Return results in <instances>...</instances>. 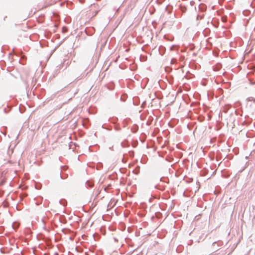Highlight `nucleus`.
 Returning <instances> with one entry per match:
<instances>
[{
	"label": "nucleus",
	"mask_w": 255,
	"mask_h": 255,
	"mask_svg": "<svg viewBox=\"0 0 255 255\" xmlns=\"http://www.w3.org/2000/svg\"><path fill=\"white\" fill-rule=\"evenodd\" d=\"M223 242L221 241H218L217 242H215L212 244V248L213 250L217 251L218 248L221 247L223 245Z\"/></svg>",
	"instance_id": "nucleus-1"
},
{
	"label": "nucleus",
	"mask_w": 255,
	"mask_h": 255,
	"mask_svg": "<svg viewBox=\"0 0 255 255\" xmlns=\"http://www.w3.org/2000/svg\"><path fill=\"white\" fill-rule=\"evenodd\" d=\"M94 185V181L92 179L88 180L86 182V186L87 188H92Z\"/></svg>",
	"instance_id": "nucleus-2"
},
{
	"label": "nucleus",
	"mask_w": 255,
	"mask_h": 255,
	"mask_svg": "<svg viewBox=\"0 0 255 255\" xmlns=\"http://www.w3.org/2000/svg\"><path fill=\"white\" fill-rule=\"evenodd\" d=\"M198 8H199V11L200 12H204V11H206L207 6L206 4L202 3L199 4Z\"/></svg>",
	"instance_id": "nucleus-3"
},
{
	"label": "nucleus",
	"mask_w": 255,
	"mask_h": 255,
	"mask_svg": "<svg viewBox=\"0 0 255 255\" xmlns=\"http://www.w3.org/2000/svg\"><path fill=\"white\" fill-rule=\"evenodd\" d=\"M115 86V84L113 82H111L106 85L107 89L111 91L113 90L114 89Z\"/></svg>",
	"instance_id": "nucleus-4"
},
{
	"label": "nucleus",
	"mask_w": 255,
	"mask_h": 255,
	"mask_svg": "<svg viewBox=\"0 0 255 255\" xmlns=\"http://www.w3.org/2000/svg\"><path fill=\"white\" fill-rule=\"evenodd\" d=\"M140 103V100L138 97H134L133 98V104L135 106H138Z\"/></svg>",
	"instance_id": "nucleus-5"
},
{
	"label": "nucleus",
	"mask_w": 255,
	"mask_h": 255,
	"mask_svg": "<svg viewBox=\"0 0 255 255\" xmlns=\"http://www.w3.org/2000/svg\"><path fill=\"white\" fill-rule=\"evenodd\" d=\"M166 79H167V81L168 82V83L172 85L173 84L174 77L172 75H169V76H166Z\"/></svg>",
	"instance_id": "nucleus-6"
},
{
	"label": "nucleus",
	"mask_w": 255,
	"mask_h": 255,
	"mask_svg": "<svg viewBox=\"0 0 255 255\" xmlns=\"http://www.w3.org/2000/svg\"><path fill=\"white\" fill-rule=\"evenodd\" d=\"M138 130V126L136 124H134L133 125L132 127L131 128V131L133 133H136Z\"/></svg>",
	"instance_id": "nucleus-7"
},
{
	"label": "nucleus",
	"mask_w": 255,
	"mask_h": 255,
	"mask_svg": "<svg viewBox=\"0 0 255 255\" xmlns=\"http://www.w3.org/2000/svg\"><path fill=\"white\" fill-rule=\"evenodd\" d=\"M130 121L131 120L129 118H126L124 119L123 121L124 128H126Z\"/></svg>",
	"instance_id": "nucleus-8"
},
{
	"label": "nucleus",
	"mask_w": 255,
	"mask_h": 255,
	"mask_svg": "<svg viewBox=\"0 0 255 255\" xmlns=\"http://www.w3.org/2000/svg\"><path fill=\"white\" fill-rule=\"evenodd\" d=\"M146 138V135L143 132L141 134L139 139H140V140L141 141V142L142 143H143L145 141Z\"/></svg>",
	"instance_id": "nucleus-9"
},
{
	"label": "nucleus",
	"mask_w": 255,
	"mask_h": 255,
	"mask_svg": "<svg viewBox=\"0 0 255 255\" xmlns=\"http://www.w3.org/2000/svg\"><path fill=\"white\" fill-rule=\"evenodd\" d=\"M211 32V30L209 28H206L203 31V33L205 36H208Z\"/></svg>",
	"instance_id": "nucleus-10"
},
{
	"label": "nucleus",
	"mask_w": 255,
	"mask_h": 255,
	"mask_svg": "<svg viewBox=\"0 0 255 255\" xmlns=\"http://www.w3.org/2000/svg\"><path fill=\"white\" fill-rule=\"evenodd\" d=\"M231 108V105L230 104L226 105L223 108V112L227 113Z\"/></svg>",
	"instance_id": "nucleus-11"
},
{
	"label": "nucleus",
	"mask_w": 255,
	"mask_h": 255,
	"mask_svg": "<svg viewBox=\"0 0 255 255\" xmlns=\"http://www.w3.org/2000/svg\"><path fill=\"white\" fill-rule=\"evenodd\" d=\"M102 127L103 128L107 129L110 131L112 130V127L111 125H107L106 124H103Z\"/></svg>",
	"instance_id": "nucleus-12"
},
{
	"label": "nucleus",
	"mask_w": 255,
	"mask_h": 255,
	"mask_svg": "<svg viewBox=\"0 0 255 255\" xmlns=\"http://www.w3.org/2000/svg\"><path fill=\"white\" fill-rule=\"evenodd\" d=\"M165 9L168 12V13L169 14H170L172 11L173 6L172 5L169 4L166 6Z\"/></svg>",
	"instance_id": "nucleus-13"
},
{
	"label": "nucleus",
	"mask_w": 255,
	"mask_h": 255,
	"mask_svg": "<svg viewBox=\"0 0 255 255\" xmlns=\"http://www.w3.org/2000/svg\"><path fill=\"white\" fill-rule=\"evenodd\" d=\"M128 98V95L126 93H124L122 95L120 100L122 102H125Z\"/></svg>",
	"instance_id": "nucleus-14"
},
{
	"label": "nucleus",
	"mask_w": 255,
	"mask_h": 255,
	"mask_svg": "<svg viewBox=\"0 0 255 255\" xmlns=\"http://www.w3.org/2000/svg\"><path fill=\"white\" fill-rule=\"evenodd\" d=\"M118 120L119 119L117 117H115L110 118L109 121H110L112 123L116 125L117 124V122H118Z\"/></svg>",
	"instance_id": "nucleus-15"
},
{
	"label": "nucleus",
	"mask_w": 255,
	"mask_h": 255,
	"mask_svg": "<svg viewBox=\"0 0 255 255\" xmlns=\"http://www.w3.org/2000/svg\"><path fill=\"white\" fill-rule=\"evenodd\" d=\"M159 53L162 55L164 54L165 51V48L164 47L162 46H160L159 47Z\"/></svg>",
	"instance_id": "nucleus-16"
},
{
	"label": "nucleus",
	"mask_w": 255,
	"mask_h": 255,
	"mask_svg": "<svg viewBox=\"0 0 255 255\" xmlns=\"http://www.w3.org/2000/svg\"><path fill=\"white\" fill-rule=\"evenodd\" d=\"M222 157L221 153L220 151H218L216 154V160L217 161H219L222 159Z\"/></svg>",
	"instance_id": "nucleus-17"
},
{
	"label": "nucleus",
	"mask_w": 255,
	"mask_h": 255,
	"mask_svg": "<svg viewBox=\"0 0 255 255\" xmlns=\"http://www.w3.org/2000/svg\"><path fill=\"white\" fill-rule=\"evenodd\" d=\"M222 68V65L220 63H218L216 66L214 67V70L215 71H219Z\"/></svg>",
	"instance_id": "nucleus-18"
},
{
	"label": "nucleus",
	"mask_w": 255,
	"mask_h": 255,
	"mask_svg": "<svg viewBox=\"0 0 255 255\" xmlns=\"http://www.w3.org/2000/svg\"><path fill=\"white\" fill-rule=\"evenodd\" d=\"M164 69H165V71L167 73H170L172 70V68L169 66H166L164 68Z\"/></svg>",
	"instance_id": "nucleus-19"
},
{
	"label": "nucleus",
	"mask_w": 255,
	"mask_h": 255,
	"mask_svg": "<svg viewBox=\"0 0 255 255\" xmlns=\"http://www.w3.org/2000/svg\"><path fill=\"white\" fill-rule=\"evenodd\" d=\"M59 203L61 205H62L64 206H65L66 205V204H67V201H66V200H65L64 199H62L60 200Z\"/></svg>",
	"instance_id": "nucleus-20"
},
{
	"label": "nucleus",
	"mask_w": 255,
	"mask_h": 255,
	"mask_svg": "<svg viewBox=\"0 0 255 255\" xmlns=\"http://www.w3.org/2000/svg\"><path fill=\"white\" fill-rule=\"evenodd\" d=\"M60 178L62 179H67L68 178V174H62L61 172H60Z\"/></svg>",
	"instance_id": "nucleus-21"
},
{
	"label": "nucleus",
	"mask_w": 255,
	"mask_h": 255,
	"mask_svg": "<svg viewBox=\"0 0 255 255\" xmlns=\"http://www.w3.org/2000/svg\"><path fill=\"white\" fill-rule=\"evenodd\" d=\"M140 167L139 166H137L135 169L133 170V172L135 174H138L139 173Z\"/></svg>",
	"instance_id": "nucleus-22"
},
{
	"label": "nucleus",
	"mask_w": 255,
	"mask_h": 255,
	"mask_svg": "<svg viewBox=\"0 0 255 255\" xmlns=\"http://www.w3.org/2000/svg\"><path fill=\"white\" fill-rule=\"evenodd\" d=\"M114 128H115V129L117 131H121V128L120 127L119 124L115 125Z\"/></svg>",
	"instance_id": "nucleus-23"
},
{
	"label": "nucleus",
	"mask_w": 255,
	"mask_h": 255,
	"mask_svg": "<svg viewBox=\"0 0 255 255\" xmlns=\"http://www.w3.org/2000/svg\"><path fill=\"white\" fill-rule=\"evenodd\" d=\"M180 10L183 12L185 13L187 10V8L185 6H180Z\"/></svg>",
	"instance_id": "nucleus-24"
},
{
	"label": "nucleus",
	"mask_w": 255,
	"mask_h": 255,
	"mask_svg": "<svg viewBox=\"0 0 255 255\" xmlns=\"http://www.w3.org/2000/svg\"><path fill=\"white\" fill-rule=\"evenodd\" d=\"M204 14H202V15H199V14H198L197 15V17H196V19L197 20H201V19H202L204 18Z\"/></svg>",
	"instance_id": "nucleus-25"
},
{
	"label": "nucleus",
	"mask_w": 255,
	"mask_h": 255,
	"mask_svg": "<svg viewBox=\"0 0 255 255\" xmlns=\"http://www.w3.org/2000/svg\"><path fill=\"white\" fill-rule=\"evenodd\" d=\"M198 120L199 122H202L205 120V117L203 116H199L198 117Z\"/></svg>",
	"instance_id": "nucleus-26"
},
{
	"label": "nucleus",
	"mask_w": 255,
	"mask_h": 255,
	"mask_svg": "<svg viewBox=\"0 0 255 255\" xmlns=\"http://www.w3.org/2000/svg\"><path fill=\"white\" fill-rule=\"evenodd\" d=\"M147 157L145 156V157L144 158L143 157H142L141 159V162L143 163V164H145L147 162Z\"/></svg>",
	"instance_id": "nucleus-27"
},
{
	"label": "nucleus",
	"mask_w": 255,
	"mask_h": 255,
	"mask_svg": "<svg viewBox=\"0 0 255 255\" xmlns=\"http://www.w3.org/2000/svg\"><path fill=\"white\" fill-rule=\"evenodd\" d=\"M211 38H208L207 39H206V42H207V45L210 46V47H212V43L210 42L209 41V39H210Z\"/></svg>",
	"instance_id": "nucleus-28"
},
{
	"label": "nucleus",
	"mask_w": 255,
	"mask_h": 255,
	"mask_svg": "<svg viewBox=\"0 0 255 255\" xmlns=\"http://www.w3.org/2000/svg\"><path fill=\"white\" fill-rule=\"evenodd\" d=\"M167 180H168V179L166 178L162 177L160 178V181L164 182L165 183L167 182Z\"/></svg>",
	"instance_id": "nucleus-29"
},
{
	"label": "nucleus",
	"mask_w": 255,
	"mask_h": 255,
	"mask_svg": "<svg viewBox=\"0 0 255 255\" xmlns=\"http://www.w3.org/2000/svg\"><path fill=\"white\" fill-rule=\"evenodd\" d=\"M177 63V60L176 59L173 58L171 60V64H174Z\"/></svg>",
	"instance_id": "nucleus-30"
},
{
	"label": "nucleus",
	"mask_w": 255,
	"mask_h": 255,
	"mask_svg": "<svg viewBox=\"0 0 255 255\" xmlns=\"http://www.w3.org/2000/svg\"><path fill=\"white\" fill-rule=\"evenodd\" d=\"M103 167V164L101 163H98L97 164V169H100L101 168Z\"/></svg>",
	"instance_id": "nucleus-31"
},
{
	"label": "nucleus",
	"mask_w": 255,
	"mask_h": 255,
	"mask_svg": "<svg viewBox=\"0 0 255 255\" xmlns=\"http://www.w3.org/2000/svg\"><path fill=\"white\" fill-rule=\"evenodd\" d=\"M249 101H253L255 103V99L253 97H250L248 99Z\"/></svg>",
	"instance_id": "nucleus-32"
},
{
	"label": "nucleus",
	"mask_w": 255,
	"mask_h": 255,
	"mask_svg": "<svg viewBox=\"0 0 255 255\" xmlns=\"http://www.w3.org/2000/svg\"><path fill=\"white\" fill-rule=\"evenodd\" d=\"M41 221H42V222L43 224L44 225V226H45V225H46V221L45 220V219H43H43H42Z\"/></svg>",
	"instance_id": "nucleus-33"
},
{
	"label": "nucleus",
	"mask_w": 255,
	"mask_h": 255,
	"mask_svg": "<svg viewBox=\"0 0 255 255\" xmlns=\"http://www.w3.org/2000/svg\"><path fill=\"white\" fill-rule=\"evenodd\" d=\"M190 3L191 6H193L195 4V2L194 1L192 0L190 2Z\"/></svg>",
	"instance_id": "nucleus-34"
},
{
	"label": "nucleus",
	"mask_w": 255,
	"mask_h": 255,
	"mask_svg": "<svg viewBox=\"0 0 255 255\" xmlns=\"http://www.w3.org/2000/svg\"><path fill=\"white\" fill-rule=\"evenodd\" d=\"M137 144H138V142L136 141L135 143H134L132 144V146L133 147H135L137 146Z\"/></svg>",
	"instance_id": "nucleus-35"
},
{
	"label": "nucleus",
	"mask_w": 255,
	"mask_h": 255,
	"mask_svg": "<svg viewBox=\"0 0 255 255\" xmlns=\"http://www.w3.org/2000/svg\"><path fill=\"white\" fill-rule=\"evenodd\" d=\"M129 153L131 156H133V155H134V151H130Z\"/></svg>",
	"instance_id": "nucleus-36"
},
{
	"label": "nucleus",
	"mask_w": 255,
	"mask_h": 255,
	"mask_svg": "<svg viewBox=\"0 0 255 255\" xmlns=\"http://www.w3.org/2000/svg\"><path fill=\"white\" fill-rule=\"evenodd\" d=\"M12 227H13V228L14 230H16V229L18 228V226H17L16 227H15V226H14V224H13V225H12Z\"/></svg>",
	"instance_id": "nucleus-37"
},
{
	"label": "nucleus",
	"mask_w": 255,
	"mask_h": 255,
	"mask_svg": "<svg viewBox=\"0 0 255 255\" xmlns=\"http://www.w3.org/2000/svg\"><path fill=\"white\" fill-rule=\"evenodd\" d=\"M175 46L173 45L171 47H170V49L171 50H174V48Z\"/></svg>",
	"instance_id": "nucleus-38"
},
{
	"label": "nucleus",
	"mask_w": 255,
	"mask_h": 255,
	"mask_svg": "<svg viewBox=\"0 0 255 255\" xmlns=\"http://www.w3.org/2000/svg\"><path fill=\"white\" fill-rule=\"evenodd\" d=\"M159 185H157L156 186H155V188H156V189H160L159 188Z\"/></svg>",
	"instance_id": "nucleus-39"
},
{
	"label": "nucleus",
	"mask_w": 255,
	"mask_h": 255,
	"mask_svg": "<svg viewBox=\"0 0 255 255\" xmlns=\"http://www.w3.org/2000/svg\"><path fill=\"white\" fill-rule=\"evenodd\" d=\"M114 241H115L116 242H118V240L117 238H114Z\"/></svg>",
	"instance_id": "nucleus-40"
},
{
	"label": "nucleus",
	"mask_w": 255,
	"mask_h": 255,
	"mask_svg": "<svg viewBox=\"0 0 255 255\" xmlns=\"http://www.w3.org/2000/svg\"><path fill=\"white\" fill-rule=\"evenodd\" d=\"M122 161H123L124 163L126 162V160H125V159H124V158H123V159H122Z\"/></svg>",
	"instance_id": "nucleus-41"
},
{
	"label": "nucleus",
	"mask_w": 255,
	"mask_h": 255,
	"mask_svg": "<svg viewBox=\"0 0 255 255\" xmlns=\"http://www.w3.org/2000/svg\"><path fill=\"white\" fill-rule=\"evenodd\" d=\"M121 144L123 147H125V145L124 144L123 142L121 143Z\"/></svg>",
	"instance_id": "nucleus-42"
},
{
	"label": "nucleus",
	"mask_w": 255,
	"mask_h": 255,
	"mask_svg": "<svg viewBox=\"0 0 255 255\" xmlns=\"http://www.w3.org/2000/svg\"><path fill=\"white\" fill-rule=\"evenodd\" d=\"M61 168H62V170H64L65 167L61 166Z\"/></svg>",
	"instance_id": "nucleus-43"
},
{
	"label": "nucleus",
	"mask_w": 255,
	"mask_h": 255,
	"mask_svg": "<svg viewBox=\"0 0 255 255\" xmlns=\"http://www.w3.org/2000/svg\"><path fill=\"white\" fill-rule=\"evenodd\" d=\"M54 255H59V254L58 253H55L54 254Z\"/></svg>",
	"instance_id": "nucleus-44"
},
{
	"label": "nucleus",
	"mask_w": 255,
	"mask_h": 255,
	"mask_svg": "<svg viewBox=\"0 0 255 255\" xmlns=\"http://www.w3.org/2000/svg\"><path fill=\"white\" fill-rule=\"evenodd\" d=\"M235 114H236L237 115H238V113H237V111H235Z\"/></svg>",
	"instance_id": "nucleus-45"
},
{
	"label": "nucleus",
	"mask_w": 255,
	"mask_h": 255,
	"mask_svg": "<svg viewBox=\"0 0 255 255\" xmlns=\"http://www.w3.org/2000/svg\"><path fill=\"white\" fill-rule=\"evenodd\" d=\"M36 189H40V187H36Z\"/></svg>",
	"instance_id": "nucleus-46"
},
{
	"label": "nucleus",
	"mask_w": 255,
	"mask_h": 255,
	"mask_svg": "<svg viewBox=\"0 0 255 255\" xmlns=\"http://www.w3.org/2000/svg\"><path fill=\"white\" fill-rule=\"evenodd\" d=\"M26 196V194H23V197Z\"/></svg>",
	"instance_id": "nucleus-47"
},
{
	"label": "nucleus",
	"mask_w": 255,
	"mask_h": 255,
	"mask_svg": "<svg viewBox=\"0 0 255 255\" xmlns=\"http://www.w3.org/2000/svg\"><path fill=\"white\" fill-rule=\"evenodd\" d=\"M208 117H209V120H210L211 119V117L210 116H209Z\"/></svg>",
	"instance_id": "nucleus-48"
},
{
	"label": "nucleus",
	"mask_w": 255,
	"mask_h": 255,
	"mask_svg": "<svg viewBox=\"0 0 255 255\" xmlns=\"http://www.w3.org/2000/svg\"><path fill=\"white\" fill-rule=\"evenodd\" d=\"M140 216L141 217H143L144 215H142V214H141Z\"/></svg>",
	"instance_id": "nucleus-49"
},
{
	"label": "nucleus",
	"mask_w": 255,
	"mask_h": 255,
	"mask_svg": "<svg viewBox=\"0 0 255 255\" xmlns=\"http://www.w3.org/2000/svg\"><path fill=\"white\" fill-rule=\"evenodd\" d=\"M16 209H17V210H20V209H18L17 207H16Z\"/></svg>",
	"instance_id": "nucleus-50"
},
{
	"label": "nucleus",
	"mask_w": 255,
	"mask_h": 255,
	"mask_svg": "<svg viewBox=\"0 0 255 255\" xmlns=\"http://www.w3.org/2000/svg\"><path fill=\"white\" fill-rule=\"evenodd\" d=\"M83 1H84V0H81V2H83Z\"/></svg>",
	"instance_id": "nucleus-51"
},
{
	"label": "nucleus",
	"mask_w": 255,
	"mask_h": 255,
	"mask_svg": "<svg viewBox=\"0 0 255 255\" xmlns=\"http://www.w3.org/2000/svg\"><path fill=\"white\" fill-rule=\"evenodd\" d=\"M83 1H84V0H81V2H83Z\"/></svg>",
	"instance_id": "nucleus-52"
},
{
	"label": "nucleus",
	"mask_w": 255,
	"mask_h": 255,
	"mask_svg": "<svg viewBox=\"0 0 255 255\" xmlns=\"http://www.w3.org/2000/svg\"><path fill=\"white\" fill-rule=\"evenodd\" d=\"M83 1H84V0H81V2H83Z\"/></svg>",
	"instance_id": "nucleus-53"
},
{
	"label": "nucleus",
	"mask_w": 255,
	"mask_h": 255,
	"mask_svg": "<svg viewBox=\"0 0 255 255\" xmlns=\"http://www.w3.org/2000/svg\"><path fill=\"white\" fill-rule=\"evenodd\" d=\"M201 0H199V1H201Z\"/></svg>",
	"instance_id": "nucleus-54"
}]
</instances>
